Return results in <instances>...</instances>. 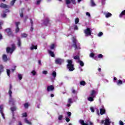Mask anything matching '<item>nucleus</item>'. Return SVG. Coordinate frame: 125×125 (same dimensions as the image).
<instances>
[{
    "label": "nucleus",
    "instance_id": "f257e3e1",
    "mask_svg": "<svg viewBox=\"0 0 125 125\" xmlns=\"http://www.w3.org/2000/svg\"><path fill=\"white\" fill-rule=\"evenodd\" d=\"M72 42H73V46L74 47L75 50H79L81 49V46L80 43L77 41L75 37H73Z\"/></svg>",
    "mask_w": 125,
    "mask_h": 125
},
{
    "label": "nucleus",
    "instance_id": "f03ea898",
    "mask_svg": "<svg viewBox=\"0 0 125 125\" xmlns=\"http://www.w3.org/2000/svg\"><path fill=\"white\" fill-rule=\"evenodd\" d=\"M67 68L69 70V72H73L75 70V67H74V64H73V61L72 60H67Z\"/></svg>",
    "mask_w": 125,
    "mask_h": 125
},
{
    "label": "nucleus",
    "instance_id": "7ed1b4c3",
    "mask_svg": "<svg viewBox=\"0 0 125 125\" xmlns=\"http://www.w3.org/2000/svg\"><path fill=\"white\" fill-rule=\"evenodd\" d=\"M11 46V48L9 47H7L6 52L7 53H11V54H12V52H13L14 50H15V44H12Z\"/></svg>",
    "mask_w": 125,
    "mask_h": 125
},
{
    "label": "nucleus",
    "instance_id": "20e7f679",
    "mask_svg": "<svg viewBox=\"0 0 125 125\" xmlns=\"http://www.w3.org/2000/svg\"><path fill=\"white\" fill-rule=\"evenodd\" d=\"M55 63L57 65H62L64 63V60L60 58H57L55 60Z\"/></svg>",
    "mask_w": 125,
    "mask_h": 125
},
{
    "label": "nucleus",
    "instance_id": "39448f33",
    "mask_svg": "<svg viewBox=\"0 0 125 125\" xmlns=\"http://www.w3.org/2000/svg\"><path fill=\"white\" fill-rule=\"evenodd\" d=\"M100 124H102V125L104 124V125H111V121H110V119L107 117L104 121L102 120L101 122H100Z\"/></svg>",
    "mask_w": 125,
    "mask_h": 125
},
{
    "label": "nucleus",
    "instance_id": "423d86ee",
    "mask_svg": "<svg viewBox=\"0 0 125 125\" xmlns=\"http://www.w3.org/2000/svg\"><path fill=\"white\" fill-rule=\"evenodd\" d=\"M91 29L87 28L84 30V33L85 34V37H88V36H91Z\"/></svg>",
    "mask_w": 125,
    "mask_h": 125
},
{
    "label": "nucleus",
    "instance_id": "0eeeda50",
    "mask_svg": "<svg viewBox=\"0 0 125 125\" xmlns=\"http://www.w3.org/2000/svg\"><path fill=\"white\" fill-rule=\"evenodd\" d=\"M71 2L73 4H76V0H65V4H66L67 7H68V8H70V6L69 5V4H70V3H71Z\"/></svg>",
    "mask_w": 125,
    "mask_h": 125
},
{
    "label": "nucleus",
    "instance_id": "6e6552de",
    "mask_svg": "<svg viewBox=\"0 0 125 125\" xmlns=\"http://www.w3.org/2000/svg\"><path fill=\"white\" fill-rule=\"evenodd\" d=\"M12 96L11 95V97L9 96V103L10 105H14V103H15V99L12 98Z\"/></svg>",
    "mask_w": 125,
    "mask_h": 125
},
{
    "label": "nucleus",
    "instance_id": "1a4fd4ad",
    "mask_svg": "<svg viewBox=\"0 0 125 125\" xmlns=\"http://www.w3.org/2000/svg\"><path fill=\"white\" fill-rule=\"evenodd\" d=\"M0 113L3 119L4 120L5 117H4V114L3 113V104L0 105Z\"/></svg>",
    "mask_w": 125,
    "mask_h": 125
},
{
    "label": "nucleus",
    "instance_id": "9d476101",
    "mask_svg": "<svg viewBox=\"0 0 125 125\" xmlns=\"http://www.w3.org/2000/svg\"><path fill=\"white\" fill-rule=\"evenodd\" d=\"M89 96L95 98V96H96V91L95 90H91Z\"/></svg>",
    "mask_w": 125,
    "mask_h": 125
},
{
    "label": "nucleus",
    "instance_id": "9b49d317",
    "mask_svg": "<svg viewBox=\"0 0 125 125\" xmlns=\"http://www.w3.org/2000/svg\"><path fill=\"white\" fill-rule=\"evenodd\" d=\"M53 90H54V87L53 86V85H51L47 86V91H48V92H49V91H53Z\"/></svg>",
    "mask_w": 125,
    "mask_h": 125
},
{
    "label": "nucleus",
    "instance_id": "f8f14e48",
    "mask_svg": "<svg viewBox=\"0 0 125 125\" xmlns=\"http://www.w3.org/2000/svg\"><path fill=\"white\" fill-rule=\"evenodd\" d=\"M0 7H1V8H10V6L4 3H1L0 4Z\"/></svg>",
    "mask_w": 125,
    "mask_h": 125
},
{
    "label": "nucleus",
    "instance_id": "ddd939ff",
    "mask_svg": "<svg viewBox=\"0 0 125 125\" xmlns=\"http://www.w3.org/2000/svg\"><path fill=\"white\" fill-rule=\"evenodd\" d=\"M105 112H106V110H105V108L104 107V106L103 105L102 106V108L100 109V114L101 115H104V114H105Z\"/></svg>",
    "mask_w": 125,
    "mask_h": 125
},
{
    "label": "nucleus",
    "instance_id": "4468645a",
    "mask_svg": "<svg viewBox=\"0 0 125 125\" xmlns=\"http://www.w3.org/2000/svg\"><path fill=\"white\" fill-rule=\"evenodd\" d=\"M73 99L69 98L68 100V104H67V107H71V104H73Z\"/></svg>",
    "mask_w": 125,
    "mask_h": 125
},
{
    "label": "nucleus",
    "instance_id": "2eb2a0df",
    "mask_svg": "<svg viewBox=\"0 0 125 125\" xmlns=\"http://www.w3.org/2000/svg\"><path fill=\"white\" fill-rule=\"evenodd\" d=\"M15 25H16V33H18V32H19L20 31L19 27H18V26L20 25V22H16Z\"/></svg>",
    "mask_w": 125,
    "mask_h": 125
},
{
    "label": "nucleus",
    "instance_id": "dca6fc26",
    "mask_svg": "<svg viewBox=\"0 0 125 125\" xmlns=\"http://www.w3.org/2000/svg\"><path fill=\"white\" fill-rule=\"evenodd\" d=\"M5 31L8 36H11V35H12V32H11V29H10V28H7Z\"/></svg>",
    "mask_w": 125,
    "mask_h": 125
},
{
    "label": "nucleus",
    "instance_id": "f3484780",
    "mask_svg": "<svg viewBox=\"0 0 125 125\" xmlns=\"http://www.w3.org/2000/svg\"><path fill=\"white\" fill-rule=\"evenodd\" d=\"M11 110L12 111L13 114V120H15V118L14 117V111H16V107H11Z\"/></svg>",
    "mask_w": 125,
    "mask_h": 125
},
{
    "label": "nucleus",
    "instance_id": "a211bd4d",
    "mask_svg": "<svg viewBox=\"0 0 125 125\" xmlns=\"http://www.w3.org/2000/svg\"><path fill=\"white\" fill-rule=\"evenodd\" d=\"M11 89H12V85L11 84H10L8 94L10 97H11V95L12 94V91H11Z\"/></svg>",
    "mask_w": 125,
    "mask_h": 125
},
{
    "label": "nucleus",
    "instance_id": "6ab92c4d",
    "mask_svg": "<svg viewBox=\"0 0 125 125\" xmlns=\"http://www.w3.org/2000/svg\"><path fill=\"white\" fill-rule=\"evenodd\" d=\"M76 62L80 64L81 67H83V66H84V63H83V62L81 61V60H79V61H77Z\"/></svg>",
    "mask_w": 125,
    "mask_h": 125
},
{
    "label": "nucleus",
    "instance_id": "aec40b11",
    "mask_svg": "<svg viewBox=\"0 0 125 125\" xmlns=\"http://www.w3.org/2000/svg\"><path fill=\"white\" fill-rule=\"evenodd\" d=\"M94 97H91L90 96H89L88 98H87V100L88 101H90V102H92L93 101H94Z\"/></svg>",
    "mask_w": 125,
    "mask_h": 125
},
{
    "label": "nucleus",
    "instance_id": "412c9836",
    "mask_svg": "<svg viewBox=\"0 0 125 125\" xmlns=\"http://www.w3.org/2000/svg\"><path fill=\"white\" fill-rule=\"evenodd\" d=\"M24 123H25V124H27V125H32V122H30L27 118L24 119Z\"/></svg>",
    "mask_w": 125,
    "mask_h": 125
},
{
    "label": "nucleus",
    "instance_id": "4be33fe9",
    "mask_svg": "<svg viewBox=\"0 0 125 125\" xmlns=\"http://www.w3.org/2000/svg\"><path fill=\"white\" fill-rule=\"evenodd\" d=\"M30 23H31V28H30V31L31 32H33V31L34 30V28L33 27V25L34 23L33 22V21L32 20V19H30Z\"/></svg>",
    "mask_w": 125,
    "mask_h": 125
},
{
    "label": "nucleus",
    "instance_id": "5701e85b",
    "mask_svg": "<svg viewBox=\"0 0 125 125\" xmlns=\"http://www.w3.org/2000/svg\"><path fill=\"white\" fill-rule=\"evenodd\" d=\"M44 25H46V26H47L48 25V23H49V19L47 18L44 21Z\"/></svg>",
    "mask_w": 125,
    "mask_h": 125
},
{
    "label": "nucleus",
    "instance_id": "b1692460",
    "mask_svg": "<svg viewBox=\"0 0 125 125\" xmlns=\"http://www.w3.org/2000/svg\"><path fill=\"white\" fill-rule=\"evenodd\" d=\"M90 4H91V6H92V7H94V6H96V4L95 3V2H94V0H91Z\"/></svg>",
    "mask_w": 125,
    "mask_h": 125
},
{
    "label": "nucleus",
    "instance_id": "393cba45",
    "mask_svg": "<svg viewBox=\"0 0 125 125\" xmlns=\"http://www.w3.org/2000/svg\"><path fill=\"white\" fill-rule=\"evenodd\" d=\"M31 50H34V49H37L38 46L37 45H34V44H32L31 46L30 47Z\"/></svg>",
    "mask_w": 125,
    "mask_h": 125
},
{
    "label": "nucleus",
    "instance_id": "a878e982",
    "mask_svg": "<svg viewBox=\"0 0 125 125\" xmlns=\"http://www.w3.org/2000/svg\"><path fill=\"white\" fill-rule=\"evenodd\" d=\"M31 74L32 76H33V77H35V76H37V71L35 70H33L31 71Z\"/></svg>",
    "mask_w": 125,
    "mask_h": 125
},
{
    "label": "nucleus",
    "instance_id": "bb28decb",
    "mask_svg": "<svg viewBox=\"0 0 125 125\" xmlns=\"http://www.w3.org/2000/svg\"><path fill=\"white\" fill-rule=\"evenodd\" d=\"M79 123L82 125H88V124H87V123H85L84 121H83V120H79Z\"/></svg>",
    "mask_w": 125,
    "mask_h": 125
},
{
    "label": "nucleus",
    "instance_id": "cd10ccee",
    "mask_svg": "<svg viewBox=\"0 0 125 125\" xmlns=\"http://www.w3.org/2000/svg\"><path fill=\"white\" fill-rule=\"evenodd\" d=\"M42 0H36V1L34 2V4L36 5H40V4H41V2H42Z\"/></svg>",
    "mask_w": 125,
    "mask_h": 125
},
{
    "label": "nucleus",
    "instance_id": "c85d7f7f",
    "mask_svg": "<svg viewBox=\"0 0 125 125\" xmlns=\"http://www.w3.org/2000/svg\"><path fill=\"white\" fill-rule=\"evenodd\" d=\"M2 59L4 62H6L7 61V56L6 55H3L2 56Z\"/></svg>",
    "mask_w": 125,
    "mask_h": 125
},
{
    "label": "nucleus",
    "instance_id": "c756f323",
    "mask_svg": "<svg viewBox=\"0 0 125 125\" xmlns=\"http://www.w3.org/2000/svg\"><path fill=\"white\" fill-rule=\"evenodd\" d=\"M48 52L52 57H54V56H55L54 55V52H52L51 50H49Z\"/></svg>",
    "mask_w": 125,
    "mask_h": 125
},
{
    "label": "nucleus",
    "instance_id": "7c9ffc66",
    "mask_svg": "<svg viewBox=\"0 0 125 125\" xmlns=\"http://www.w3.org/2000/svg\"><path fill=\"white\" fill-rule=\"evenodd\" d=\"M106 18H109L112 16V14L111 13H107L105 14Z\"/></svg>",
    "mask_w": 125,
    "mask_h": 125
},
{
    "label": "nucleus",
    "instance_id": "2f4dec72",
    "mask_svg": "<svg viewBox=\"0 0 125 125\" xmlns=\"http://www.w3.org/2000/svg\"><path fill=\"white\" fill-rule=\"evenodd\" d=\"M71 91H72V93L73 94H75V95H77V94H78V91L74 89V88H72L71 89Z\"/></svg>",
    "mask_w": 125,
    "mask_h": 125
},
{
    "label": "nucleus",
    "instance_id": "473e14b6",
    "mask_svg": "<svg viewBox=\"0 0 125 125\" xmlns=\"http://www.w3.org/2000/svg\"><path fill=\"white\" fill-rule=\"evenodd\" d=\"M18 78L20 81H21L23 78V76L21 74H18Z\"/></svg>",
    "mask_w": 125,
    "mask_h": 125
},
{
    "label": "nucleus",
    "instance_id": "72a5a7b5",
    "mask_svg": "<svg viewBox=\"0 0 125 125\" xmlns=\"http://www.w3.org/2000/svg\"><path fill=\"white\" fill-rule=\"evenodd\" d=\"M123 15H125V10H124L123 11H122V12H121V13L119 15V17L120 18H122L123 17Z\"/></svg>",
    "mask_w": 125,
    "mask_h": 125
},
{
    "label": "nucleus",
    "instance_id": "f704fd0d",
    "mask_svg": "<svg viewBox=\"0 0 125 125\" xmlns=\"http://www.w3.org/2000/svg\"><path fill=\"white\" fill-rule=\"evenodd\" d=\"M18 46H21V41H20V38H18Z\"/></svg>",
    "mask_w": 125,
    "mask_h": 125
},
{
    "label": "nucleus",
    "instance_id": "c9c22d12",
    "mask_svg": "<svg viewBox=\"0 0 125 125\" xmlns=\"http://www.w3.org/2000/svg\"><path fill=\"white\" fill-rule=\"evenodd\" d=\"M3 72V66L2 65L0 64V75Z\"/></svg>",
    "mask_w": 125,
    "mask_h": 125
},
{
    "label": "nucleus",
    "instance_id": "e433bc0d",
    "mask_svg": "<svg viewBox=\"0 0 125 125\" xmlns=\"http://www.w3.org/2000/svg\"><path fill=\"white\" fill-rule=\"evenodd\" d=\"M15 1H16V0H12L10 3V6H13L14 5V3H15Z\"/></svg>",
    "mask_w": 125,
    "mask_h": 125
},
{
    "label": "nucleus",
    "instance_id": "4c0bfd02",
    "mask_svg": "<svg viewBox=\"0 0 125 125\" xmlns=\"http://www.w3.org/2000/svg\"><path fill=\"white\" fill-rule=\"evenodd\" d=\"M74 59L75 60H77V61H79V60H80V57L78 55L77 56H74Z\"/></svg>",
    "mask_w": 125,
    "mask_h": 125
},
{
    "label": "nucleus",
    "instance_id": "58836bf2",
    "mask_svg": "<svg viewBox=\"0 0 125 125\" xmlns=\"http://www.w3.org/2000/svg\"><path fill=\"white\" fill-rule=\"evenodd\" d=\"M81 85H83V86H84L85 85V82L84 81H82L80 83Z\"/></svg>",
    "mask_w": 125,
    "mask_h": 125
},
{
    "label": "nucleus",
    "instance_id": "ea45409f",
    "mask_svg": "<svg viewBox=\"0 0 125 125\" xmlns=\"http://www.w3.org/2000/svg\"><path fill=\"white\" fill-rule=\"evenodd\" d=\"M120 84H123V81H122L121 80H118V81L117 82V85H120Z\"/></svg>",
    "mask_w": 125,
    "mask_h": 125
},
{
    "label": "nucleus",
    "instance_id": "a19ab883",
    "mask_svg": "<svg viewBox=\"0 0 125 125\" xmlns=\"http://www.w3.org/2000/svg\"><path fill=\"white\" fill-rule=\"evenodd\" d=\"M55 46H56L55 44H52L50 46V49H54V48L55 47Z\"/></svg>",
    "mask_w": 125,
    "mask_h": 125
},
{
    "label": "nucleus",
    "instance_id": "79ce46f5",
    "mask_svg": "<svg viewBox=\"0 0 125 125\" xmlns=\"http://www.w3.org/2000/svg\"><path fill=\"white\" fill-rule=\"evenodd\" d=\"M52 76L54 79H55V78H56V72L53 71L52 73Z\"/></svg>",
    "mask_w": 125,
    "mask_h": 125
},
{
    "label": "nucleus",
    "instance_id": "37998d69",
    "mask_svg": "<svg viewBox=\"0 0 125 125\" xmlns=\"http://www.w3.org/2000/svg\"><path fill=\"white\" fill-rule=\"evenodd\" d=\"M24 10V9H21L20 11V17L22 18L23 16V11Z\"/></svg>",
    "mask_w": 125,
    "mask_h": 125
},
{
    "label": "nucleus",
    "instance_id": "c03bdc74",
    "mask_svg": "<svg viewBox=\"0 0 125 125\" xmlns=\"http://www.w3.org/2000/svg\"><path fill=\"white\" fill-rule=\"evenodd\" d=\"M28 35L26 33H21V38H27Z\"/></svg>",
    "mask_w": 125,
    "mask_h": 125
},
{
    "label": "nucleus",
    "instance_id": "a18cd8bd",
    "mask_svg": "<svg viewBox=\"0 0 125 125\" xmlns=\"http://www.w3.org/2000/svg\"><path fill=\"white\" fill-rule=\"evenodd\" d=\"M98 58H99L100 59H102V58H103V55H102V54H98Z\"/></svg>",
    "mask_w": 125,
    "mask_h": 125
},
{
    "label": "nucleus",
    "instance_id": "49530a36",
    "mask_svg": "<svg viewBox=\"0 0 125 125\" xmlns=\"http://www.w3.org/2000/svg\"><path fill=\"white\" fill-rule=\"evenodd\" d=\"M27 116H28V115L27 114V113L26 112H24L22 114V117L23 118H26L27 117Z\"/></svg>",
    "mask_w": 125,
    "mask_h": 125
},
{
    "label": "nucleus",
    "instance_id": "de8ad7c7",
    "mask_svg": "<svg viewBox=\"0 0 125 125\" xmlns=\"http://www.w3.org/2000/svg\"><path fill=\"white\" fill-rule=\"evenodd\" d=\"M10 12V11L7 9H6L5 10L3 11V13H9Z\"/></svg>",
    "mask_w": 125,
    "mask_h": 125
},
{
    "label": "nucleus",
    "instance_id": "09e8293b",
    "mask_svg": "<svg viewBox=\"0 0 125 125\" xmlns=\"http://www.w3.org/2000/svg\"><path fill=\"white\" fill-rule=\"evenodd\" d=\"M79 21H80V20L79 19V18H77L76 19H75V24H78V23H79Z\"/></svg>",
    "mask_w": 125,
    "mask_h": 125
},
{
    "label": "nucleus",
    "instance_id": "8fccbe9b",
    "mask_svg": "<svg viewBox=\"0 0 125 125\" xmlns=\"http://www.w3.org/2000/svg\"><path fill=\"white\" fill-rule=\"evenodd\" d=\"M1 16L2 18H5V17H6V14H5V13H3L1 14Z\"/></svg>",
    "mask_w": 125,
    "mask_h": 125
},
{
    "label": "nucleus",
    "instance_id": "3c124183",
    "mask_svg": "<svg viewBox=\"0 0 125 125\" xmlns=\"http://www.w3.org/2000/svg\"><path fill=\"white\" fill-rule=\"evenodd\" d=\"M7 75L8 77H10V70L7 69Z\"/></svg>",
    "mask_w": 125,
    "mask_h": 125
},
{
    "label": "nucleus",
    "instance_id": "603ef678",
    "mask_svg": "<svg viewBox=\"0 0 125 125\" xmlns=\"http://www.w3.org/2000/svg\"><path fill=\"white\" fill-rule=\"evenodd\" d=\"M102 36H103V32H100L98 34V37H102Z\"/></svg>",
    "mask_w": 125,
    "mask_h": 125
},
{
    "label": "nucleus",
    "instance_id": "864d4df0",
    "mask_svg": "<svg viewBox=\"0 0 125 125\" xmlns=\"http://www.w3.org/2000/svg\"><path fill=\"white\" fill-rule=\"evenodd\" d=\"M62 119H63V116L62 115H59V117H58L59 121H61V120H62Z\"/></svg>",
    "mask_w": 125,
    "mask_h": 125
},
{
    "label": "nucleus",
    "instance_id": "5fc2aeb1",
    "mask_svg": "<svg viewBox=\"0 0 125 125\" xmlns=\"http://www.w3.org/2000/svg\"><path fill=\"white\" fill-rule=\"evenodd\" d=\"M24 106L25 108H27L29 107V104L25 103V104H24Z\"/></svg>",
    "mask_w": 125,
    "mask_h": 125
},
{
    "label": "nucleus",
    "instance_id": "6e6d98bb",
    "mask_svg": "<svg viewBox=\"0 0 125 125\" xmlns=\"http://www.w3.org/2000/svg\"><path fill=\"white\" fill-rule=\"evenodd\" d=\"M86 16H88V17L90 18L91 16H90V13H89V12H86Z\"/></svg>",
    "mask_w": 125,
    "mask_h": 125
},
{
    "label": "nucleus",
    "instance_id": "4d7b16f0",
    "mask_svg": "<svg viewBox=\"0 0 125 125\" xmlns=\"http://www.w3.org/2000/svg\"><path fill=\"white\" fill-rule=\"evenodd\" d=\"M74 29L75 30H79V28H78V26H77L76 24L74 25Z\"/></svg>",
    "mask_w": 125,
    "mask_h": 125
},
{
    "label": "nucleus",
    "instance_id": "13d9d810",
    "mask_svg": "<svg viewBox=\"0 0 125 125\" xmlns=\"http://www.w3.org/2000/svg\"><path fill=\"white\" fill-rule=\"evenodd\" d=\"M73 99L74 100L75 102L78 100V96H75V97H73Z\"/></svg>",
    "mask_w": 125,
    "mask_h": 125
},
{
    "label": "nucleus",
    "instance_id": "bf43d9fd",
    "mask_svg": "<svg viewBox=\"0 0 125 125\" xmlns=\"http://www.w3.org/2000/svg\"><path fill=\"white\" fill-rule=\"evenodd\" d=\"M90 109L92 113H94V108L93 107H91Z\"/></svg>",
    "mask_w": 125,
    "mask_h": 125
},
{
    "label": "nucleus",
    "instance_id": "052dcab7",
    "mask_svg": "<svg viewBox=\"0 0 125 125\" xmlns=\"http://www.w3.org/2000/svg\"><path fill=\"white\" fill-rule=\"evenodd\" d=\"M119 125H125V123H124V122H123V121L120 120L119 121Z\"/></svg>",
    "mask_w": 125,
    "mask_h": 125
},
{
    "label": "nucleus",
    "instance_id": "680f3d73",
    "mask_svg": "<svg viewBox=\"0 0 125 125\" xmlns=\"http://www.w3.org/2000/svg\"><path fill=\"white\" fill-rule=\"evenodd\" d=\"M90 57H91L92 58H93V57H94V54H93V53H91L90 54Z\"/></svg>",
    "mask_w": 125,
    "mask_h": 125
},
{
    "label": "nucleus",
    "instance_id": "e2e57ef3",
    "mask_svg": "<svg viewBox=\"0 0 125 125\" xmlns=\"http://www.w3.org/2000/svg\"><path fill=\"white\" fill-rule=\"evenodd\" d=\"M15 69H16V65H14L13 66V69H11L12 72H14V71H15Z\"/></svg>",
    "mask_w": 125,
    "mask_h": 125
},
{
    "label": "nucleus",
    "instance_id": "0e129e2a",
    "mask_svg": "<svg viewBox=\"0 0 125 125\" xmlns=\"http://www.w3.org/2000/svg\"><path fill=\"white\" fill-rule=\"evenodd\" d=\"M42 74H43V75H46V74H47V71L44 70V71H42Z\"/></svg>",
    "mask_w": 125,
    "mask_h": 125
},
{
    "label": "nucleus",
    "instance_id": "69168bd1",
    "mask_svg": "<svg viewBox=\"0 0 125 125\" xmlns=\"http://www.w3.org/2000/svg\"><path fill=\"white\" fill-rule=\"evenodd\" d=\"M67 116H68L69 117H71V116L72 115V113L70 112H67Z\"/></svg>",
    "mask_w": 125,
    "mask_h": 125
},
{
    "label": "nucleus",
    "instance_id": "338daca9",
    "mask_svg": "<svg viewBox=\"0 0 125 125\" xmlns=\"http://www.w3.org/2000/svg\"><path fill=\"white\" fill-rule=\"evenodd\" d=\"M65 121L66 122H67V123H69V122H70V119L68 117H66Z\"/></svg>",
    "mask_w": 125,
    "mask_h": 125
},
{
    "label": "nucleus",
    "instance_id": "774afa93",
    "mask_svg": "<svg viewBox=\"0 0 125 125\" xmlns=\"http://www.w3.org/2000/svg\"><path fill=\"white\" fill-rule=\"evenodd\" d=\"M2 24H3V21L0 22V29H2L1 25H2Z\"/></svg>",
    "mask_w": 125,
    "mask_h": 125
}]
</instances>
